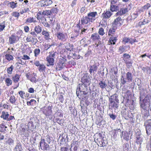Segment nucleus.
Returning <instances> with one entry per match:
<instances>
[{"label": "nucleus", "mask_w": 151, "mask_h": 151, "mask_svg": "<svg viewBox=\"0 0 151 151\" xmlns=\"http://www.w3.org/2000/svg\"><path fill=\"white\" fill-rule=\"evenodd\" d=\"M14 141L11 138H8L6 142V143L10 146H13L14 144Z\"/></svg>", "instance_id": "nucleus-38"}, {"label": "nucleus", "mask_w": 151, "mask_h": 151, "mask_svg": "<svg viewBox=\"0 0 151 151\" xmlns=\"http://www.w3.org/2000/svg\"><path fill=\"white\" fill-rule=\"evenodd\" d=\"M9 101L12 104L15 103L16 101L15 97L13 96H11L10 98Z\"/></svg>", "instance_id": "nucleus-55"}, {"label": "nucleus", "mask_w": 151, "mask_h": 151, "mask_svg": "<svg viewBox=\"0 0 151 151\" xmlns=\"http://www.w3.org/2000/svg\"><path fill=\"white\" fill-rule=\"evenodd\" d=\"M135 137L136 138L135 141L136 143L137 144L139 145L140 147V145L144 139V136L142 134L140 131H139L136 132Z\"/></svg>", "instance_id": "nucleus-7"}, {"label": "nucleus", "mask_w": 151, "mask_h": 151, "mask_svg": "<svg viewBox=\"0 0 151 151\" xmlns=\"http://www.w3.org/2000/svg\"><path fill=\"white\" fill-rule=\"evenodd\" d=\"M89 79V74L88 73H83L82 75V77L81 79V83H85L87 85H89L90 84Z\"/></svg>", "instance_id": "nucleus-11"}, {"label": "nucleus", "mask_w": 151, "mask_h": 151, "mask_svg": "<svg viewBox=\"0 0 151 151\" xmlns=\"http://www.w3.org/2000/svg\"><path fill=\"white\" fill-rule=\"evenodd\" d=\"M51 109V107L49 106L47 109L44 110L43 111V113L46 116L49 117L50 119H51L52 117V111Z\"/></svg>", "instance_id": "nucleus-17"}, {"label": "nucleus", "mask_w": 151, "mask_h": 151, "mask_svg": "<svg viewBox=\"0 0 151 151\" xmlns=\"http://www.w3.org/2000/svg\"><path fill=\"white\" fill-rule=\"evenodd\" d=\"M5 58L8 61H10L12 60L14 58L13 56L10 54H6L5 56Z\"/></svg>", "instance_id": "nucleus-45"}, {"label": "nucleus", "mask_w": 151, "mask_h": 151, "mask_svg": "<svg viewBox=\"0 0 151 151\" xmlns=\"http://www.w3.org/2000/svg\"><path fill=\"white\" fill-rule=\"evenodd\" d=\"M46 68L45 65L43 64H41L39 66L38 68L39 70L40 71H45Z\"/></svg>", "instance_id": "nucleus-43"}, {"label": "nucleus", "mask_w": 151, "mask_h": 151, "mask_svg": "<svg viewBox=\"0 0 151 151\" xmlns=\"http://www.w3.org/2000/svg\"><path fill=\"white\" fill-rule=\"evenodd\" d=\"M36 101L35 100L32 99L30 101L27 102V104L28 106H33L36 104Z\"/></svg>", "instance_id": "nucleus-46"}, {"label": "nucleus", "mask_w": 151, "mask_h": 151, "mask_svg": "<svg viewBox=\"0 0 151 151\" xmlns=\"http://www.w3.org/2000/svg\"><path fill=\"white\" fill-rule=\"evenodd\" d=\"M9 116V114L8 112L3 111L1 117L3 118L4 119L6 120L7 121Z\"/></svg>", "instance_id": "nucleus-28"}, {"label": "nucleus", "mask_w": 151, "mask_h": 151, "mask_svg": "<svg viewBox=\"0 0 151 151\" xmlns=\"http://www.w3.org/2000/svg\"><path fill=\"white\" fill-rule=\"evenodd\" d=\"M117 27L116 26H112V27L111 28L108 32V34L109 35H112V34H114L116 30L117 29Z\"/></svg>", "instance_id": "nucleus-33"}, {"label": "nucleus", "mask_w": 151, "mask_h": 151, "mask_svg": "<svg viewBox=\"0 0 151 151\" xmlns=\"http://www.w3.org/2000/svg\"><path fill=\"white\" fill-rule=\"evenodd\" d=\"M98 68L96 63H95L93 65H90L89 66V72L91 75H94L96 72L97 71Z\"/></svg>", "instance_id": "nucleus-14"}, {"label": "nucleus", "mask_w": 151, "mask_h": 151, "mask_svg": "<svg viewBox=\"0 0 151 151\" xmlns=\"http://www.w3.org/2000/svg\"><path fill=\"white\" fill-rule=\"evenodd\" d=\"M27 127L28 131L29 132L33 133L36 129V126L32 121H30L28 123Z\"/></svg>", "instance_id": "nucleus-16"}, {"label": "nucleus", "mask_w": 151, "mask_h": 151, "mask_svg": "<svg viewBox=\"0 0 151 151\" xmlns=\"http://www.w3.org/2000/svg\"><path fill=\"white\" fill-rule=\"evenodd\" d=\"M89 85H86V84L82 83L79 84V88H77L76 90V94L79 98H82L83 97H85L84 95L87 94L88 91Z\"/></svg>", "instance_id": "nucleus-2"}, {"label": "nucleus", "mask_w": 151, "mask_h": 151, "mask_svg": "<svg viewBox=\"0 0 151 151\" xmlns=\"http://www.w3.org/2000/svg\"><path fill=\"white\" fill-rule=\"evenodd\" d=\"M47 61L49 64H47L48 66L50 65H53L54 64V59L53 58H51L50 57L47 56L46 58Z\"/></svg>", "instance_id": "nucleus-22"}, {"label": "nucleus", "mask_w": 151, "mask_h": 151, "mask_svg": "<svg viewBox=\"0 0 151 151\" xmlns=\"http://www.w3.org/2000/svg\"><path fill=\"white\" fill-rule=\"evenodd\" d=\"M81 25H86V24L89 23L90 24L91 22L89 19L88 18L87 16H83L81 18Z\"/></svg>", "instance_id": "nucleus-20"}, {"label": "nucleus", "mask_w": 151, "mask_h": 151, "mask_svg": "<svg viewBox=\"0 0 151 151\" xmlns=\"http://www.w3.org/2000/svg\"><path fill=\"white\" fill-rule=\"evenodd\" d=\"M16 144L17 145L14 149V150L15 151H22L23 149L20 142L18 141L17 142Z\"/></svg>", "instance_id": "nucleus-24"}, {"label": "nucleus", "mask_w": 151, "mask_h": 151, "mask_svg": "<svg viewBox=\"0 0 151 151\" xmlns=\"http://www.w3.org/2000/svg\"><path fill=\"white\" fill-rule=\"evenodd\" d=\"M79 142L73 140L71 145V148L73 147H79Z\"/></svg>", "instance_id": "nucleus-31"}, {"label": "nucleus", "mask_w": 151, "mask_h": 151, "mask_svg": "<svg viewBox=\"0 0 151 151\" xmlns=\"http://www.w3.org/2000/svg\"><path fill=\"white\" fill-rule=\"evenodd\" d=\"M6 27L5 21H4L0 24V32L2 31Z\"/></svg>", "instance_id": "nucleus-44"}, {"label": "nucleus", "mask_w": 151, "mask_h": 151, "mask_svg": "<svg viewBox=\"0 0 151 151\" xmlns=\"http://www.w3.org/2000/svg\"><path fill=\"white\" fill-rule=\"evenodd\" d=\"M124 61L125 62L126 64L128 66L131 65L132 62L130 60H128L124 59Z\"/></svg>", "instance_id": "nucleus-54"}, {"label": "nucleus", "mask_w": 151, "mask_h": 151, "mask_svg": "<svg viewBox=\"0 0 151 151\" xmlns=\"http://www.w3.org/2000/svg\"><path fill=\"white\" fill-rule=\"evenodd\" d=\"M109 109H117L119 104L118 95L116 93L110 96L109 98Z\"/></svg>", "instance_id": "nucleus-3"}, {"label": "nucleus", "mask_w": 151, "mask_h": 151, "mask_svg": "<svg viewBox=\"0 0 151 151\" xmlns=\"http://www.w3.org/2000/svg\"><path fill=\"white\" fill-rule=\"evenodd\" d=\"M9 4L11 8H14L16 7V5L17 4L14 1H12L9 3Z\"/></svg>", "instance_id": "nucleus-61"}, {"label": "nucleus", "mask_w": 151, "mask_h": 151, "mask_svg": "<svg viewBox=\"0 0 151 151\" xmlns=\"http://www.w3.org/2000/svg\"><path fill=\"white\" fill-rule=\"evenodd\" d=\"M58 39L63 42L65 41L68 38L66 33L63 32H58L55 34Z\"/></svg>", "instance_id": "nucleus-10"}, {"label": "nucleus", "mask_w": 151, "mask_h": 151, "mask_svg": "<svg viewBox=\"0 0 151 151\" xmlns=\"http://www.w3.org/2000/svg\"><path fill=\"white\" fill-rule=\"evenodd\" d=\"M129 38L127 37H124L123 38L122 42L123 43L126 44V43H129Z\"/></svg>", "instance_id": "nucleus-56"}, {"label": "nucleus", "mask_w": 151, "mask_h": 151, "mask_svg": "<svg viewBox=\"0 0 151 151\" xmlns=\"http://www.w3.org/2000/svg\"><path fill=\"white\" fill-rule=\"evenodd\" d=\"M20 77V76L19 74H16L12 77V79L13 82L16 83L18 82L19 81Z\"/></svg>", "instance_id": "nucleus-29"}, {"label": "nucleus", "mask_w": 151, "mask_h": 151, "mask_svg": "<svg viewBox=\"0 0 151 151\" xmlns=\"http://www.w3.org/2000/svg\"><path fill=\"white\" fill-rule=\"evenodd\" d=\"M5 82L6 85L9 86L12 85V81L10 78H7L5 80Z\"/></svg>", "instance_id": "nucleus-40"}, {"label": "nucleus", "mask_w": 151, "mask_h": 151, "mask_svg": "<svg viewBox=\"0 0 151 151\" xmlns=\"http://www.w3.org/2000/svg\"><path fill=\"white\" fill-rule=\"evenodd\" d=\"M139 97V102L140 105V107L144 110H147L149 109L150 105V100L151 99V97L150 95H147L145 98L142 101V93H140Z\"/></svg>", "instance_id": "nucleus-4"}, {"label": "nucleus", "mask_w": 151, "mask_h": 151, "mask_svg": "<svg viewBox=\"0 0 151 151\" xmlns=\"http://www.w3.org/2000/svg\"><path fill=\"white\" fill-rule=\"evenodd\" d=\"M7 127H6L4 124L2 123L0 124V131L2 132H5L6 131Z\"/></svg>", "instance_id": "nucleus-35"}, {"label": "nucleus", "mask_w": 151, "mask_h": 151, "mask_svg": "<svg viewBox=\"0 0 151 151\" xmlns=\"http://www.w3.org/2000/svg\"><path fill=\"white\" fill-rule=\"evenodd\" d=\"M99 138H97L96 140L95 139V141L96 142H99L100 145V147H104L106 145V144L104 143V144H103V140L101 138V134H99Z\"/></svg>", "instance_id": "nucleus-21"}, {"label": "nucleus", "mask_w": 151, "mask_h": 151, "mask_svg": "<svg viewBox=\"0 0 151 151\" xmlns=\"http://www.w3.org/2000/svg\"><path fill=\"white\" fill-rule=\"evenodd\" d=\"M41 6H46L51 4L52 2L51 0H42L38 2Z\"/></svg>", "instance_id": "nucleus-18"}, {"label": "nucleus", "mask_w": 151, "mask_h": 151, "mask_svg": "<svg viewBox=\"0 0 151 151\" xmlns=\"http://www.w3.org/2000/svg\"><path fill=\"white\" fill-rule=\"evenodd\" d=\"M117 40V37L113 36L111 35V36L110 38L109 39V45H114Z\"/></svg>", "instance_id": "nucleus-26"}, {"label": "nucleus", "mask_w": 151, "mask_h": 151, "mask_svg": "<svg viewBox=\"0 0 151 151\" xmlns=\"http://www.w3.org/2000/svg\"><path fill=\"white\" fill-rule=\"evenodd\" d=\"M49 55L48 56V57H50L51 58H53L54 59L55 58V56L57 54V53L55 52L52 51L49 52Z\"/></svg>", "instance_id": "nucleus-47"}, {"label": "nucleus", "mask_w": 151, "mask_h": 151, "mask_svg": "<svg viewBox=\"0 0 151 151\" xmlns=\"http://www.w3.org/2000/svg\"><path fill=\"white\" fill-rule=\"evenodd\" d=\"M112 14V12L108 10L104 11L102 15L103 19H109Z\"/></svg>", "instance_id": "nucleus-19"}, {"label": "nucleus", "mask_w": 151, "mask_h": 151, "mask_svg": "<svg viewBox=\"0 0 151 151\" xmlns=\"http://www.w3.org/2000/svg\"><path fill=\"white\" fill-rule=\"evenodd\" d=\"M86 38L85 37H84L80 40V43L81 44L83 45L84 44L85 42H86Z\"/></svg>", "instance_id": "nucleus-64"}, {"label": "nucleus", "mask_w": 151, "mask_h": 151, "mask_svg": "<svg viewBox=\"0 0 151 151\" xmlns=\"http://www.w3.org/2000/svg\"><path fill=\"white\" fill-rule=\"evenodd\" d=\"M91 39L93 41H95L96 40H99L100 39V38L98 34H95L92 35L91 36Z\"/></svg>", "instance_id": "nucleus-37"}, {"label": "nucleus", "mask_w": 151, "mask_h": 151, "mask_svg": "<svg viewBox=\"0 0 151 151\" xmlns=\"http://www.w3.org/2000/svg\"><path fill=\"white\" fill-rule=\"evenodd\" d=\"M98 33L99 34L101 35L102 36L104 35L105 34L104 32V29L102 27L100 28L99 29Z\"/></svg>", "instance_id": "nucleus-53"}, {"label": "nucleus", "mask_w": 151, "mask_h": 151, "mask_svg": "<svg viewBox=\"0 0 151 151\" xmlns=\"http://www.w3.org/2000/svg\"><path fill=\"white\" fill-rule=\"evenodd\" d=\"M115 4L111 3L110 8V10L112 12H116L118 10L119 7L118 6L115 5Z\"/></svg>", "instance_id": "nucleus-23"}, {"label": "nucleus", "mask_w": 151, "mask_h": 151, "mask_svg": "<svg viewBox=\"0 0 151 151\" xmlns=\"http://www.w3.org/2000/svg\"><path fill=\"white\" fill-rule=\"evenodd\" d=\"M138 15L139 14L138 12H136V13L131 14V17L132 20L134 19H136L138 17Z\"/></svg>", "instance_id": "nucleus-51"}, {"label": "nucleus", "mask_w": 151, "mask_h": 151, "mask_svg": "<svg viewBox=\"0 0 151 151\" xmlns=\"http://www.w3.org/2000/svg\"><path fill=\"white\" fill-rule=\"evenodd\" d=\"M151 6V5L149 3H147L143 7V8L145 10H147Z\"/></svg>", "instance_id": "nucleus-60"}, {"label": "nucleus", "mask_w": 151, "mask_h": 151, "mask_svg": "<svg viewBox=\"0 0 151 151\" xmlns=\"http://www.w3.org/2000/svg\"><path fill=\"white\" fill-rule=\"evenodd\" d=\"M40 50L39 49L36 48L34 51L35 57H37L40 54Z\"/></svg>", "instance_id": "nucleus-48"}, {"label": "nucleus", "mask_w": 151, "mask_h": 151, "mask_svg": "<svg viewBox=\"0 0 151 151\" xmlns=\"http://www.w3.org/2000/svg\"><path fill=\"white\" fill-rule=\"evenodd\" d=\"M12 14L13 17L17 18L19 16V13L18 12H13L12 13Z\"/></svg>", "instance_id": "nucleus-57"}, {"label": "nucleus", "mask_w": 151, "mask_h": 151, "mask_svg": "<svg viewBox=\"0 0 151 151\" xmlns=\"http://www.w3.org/2000/svg\"><path fill=\"white\" fill-rule=\"evenodd\" d=\"M122 136H123V135H124L123 138L124 139L126 140L127 141L129 140V134L127 132H122Z\"/></svg>", "instance_id": "nucleus-32"}, {"label": "nucleus", "mask_w": 151, "mask_h": 151, "mask_svg": "<svg viewBox=\"0 0 151 151\" xmlns=\"http://www.w3.org/2000/svg\"><path fill=\"white\" fill-rule=\"evenodd\" d=\"M129 145L128 144L126 143L123 145V150L124 151H128L129 149Z\"/></svg>", "instance_id": "nucleus-39"}, {"label": "nucleus", "mask_w": 151, "mask_h": 151, "mask_svg": "<svg viewBox=\"0 0 151 151\" xmlns=\"http://www.w3.org/2000/svg\"><path fill=\"white\" fill-rule=\"evenodd\" d=\"M59 61L57 64L56 68V70L57 71L60 70H62L65 66V62L66 59L62 57L59 59Z\"/></svg>", "instance_id": "nucleus-8"}, {"label": "nucleus", "mask_w": 151, "mask_h": 151, "mask_svg": "<svg viewBox=\"0 0 151 151\" xmlns=\"http://www.w3.org/2000/svg\"><path fill=\"white\" fill-rule=\"evenodd\" d=\"M123 57H124V59H127L128 60L130 58V55H129V54H126V53H124V54L123 55Z\"/></svg>", "instance_id": "nucleus-62"}, {"label": "nucleus", "mask_w": 151, "mask_h": 151, "mask_svg": "<svg viewBox=\"0 0 151 151\" xmlns=\"http://www.w3.org/2000/svg\"><path fill=\"white\" fill-rule=\"evenodd\" d=\"M34 30L37 34H38L41 32L42 29L41 27L39 25H37L35 26Z\"/></svg>", "instance_id": "nucleus-34"}, {"label": "nucleus", "mask_w": 151, "mask_h": 151, "mask_svg": "<svg viewBox=\"0 0 151 151\" xmlns=\"http://www.w3.org/2000/svg\"><path fill=\"white\" fill-rule=\"evenodd\" d=\"M42 35H44V38L45 40H48L50 39V35L48 32L45 30H43L42 33Z\"/></svg>", "instance_id": "nucleus-27"}, {"label": "nucleus", "mask_w": 151, "mask_h": 151, "mask_svg": "<svg viewBox=\"0 0 151 151\" xmlns=\"http://www.w3.org/2000/svg\"><path fill=\"white\" fill-rule=\"evenodd\" d=\"M122 113L124 116H127L128 115V111L127 110H126V109L123 110L122 111Z\"/></svg>", "instance_id": "nucleus-52"}, {"label": "nucleus", "mask_w": 151, "mask_h": 151, "mask_svg": "<svg viewBox=\"0 0 151 151\" xmlns=\"http://www.w3.org/2000/svg\"><path fill=\"white\" fill-rule=\"evenodd\" d=\"M52 13L51 10H46L45 12H42V14L43 15H50Z\"/></svg>", "instance_id": "nucleus-59"}, {"label": "nucleus", "mask_w": 151, "mask_h": 151, "mask_svg": "<svg viewBox=\"0 0 151 151\" xmlns=\"http://www.w3.org/2000/svg\"><path fill=\"white\" fill-rule=\"evenodd\" d=\"M144 126L145 127L147 135H149L151 134V119L146 120L144 123Z\"/></svg>", "instance_id": "nucleus-9"}, {"label": "nucleus", "mask_w": 151, "mask_h": 151, "mask_svg": "<svg viewBox=\"0 0 151 151\" xmlns=\"http://www.w3.org/2000/svg\"><path fill=\"white\" fill-rule=\"evenodd\" d=\"M14 68V67L12 65H11L7 69V73L9 74H12Z\"/></svg>", "instance_id": "nucleus-41"}, {"label": "nucleus", "mask_w": 151, "mask_h": 151, "mask_svg": "<svg viewBox=\"0 0 151 151\" xmlns=\"http://www.w3.org/2000/svg\"><path fill=\"white\" fill-rule=\"evenodd\" d=\"M50 142V138L47 137L45 139H41L40 142V149L43 150H47L49 149V144Z\"/></svg>", "instance_id": "nucleus-6"}, {"label": "nucleus", "mask_w": 151, "mask_h": 151, "mask_svg": "<svg viewBox=\"0 0 151 151\" xmlns=\"http://www.w3.org/2000/svg\"><path fill=\"white\" fill-rule=\"evenodd\" d=\"M58 99L62 103L63 102L64 99L63 96V94L62 93H60V95L58 97Z\"/></svg>", "instance_id": "nucleus-49"}, {"label": "nucleus", "mask_w": 151, "mask_h": 151, "mask_svg": "<svg viewBox=\"0 0 151 151\" xmlns=\"http://www.w3.org/2000/svg\"><path fill=\"white\" fill-rule=\"evenodd\" d=\"M36 22L35 20H34V18L32 17H30L27 18L25 22L26 24H27L28 23H31L32 22Z\"/></svg>", "instance_id": "nucleus-42"}, {"label": "nucleus", "mask_w": 151, "mask_h": 151, "mask_svg": "<svg viewBox=\"0 0 151 151\" xmlns=\"http://www.w3.org/2000/svg\"><path fill=\"white\" fill-rule=\"evenodd\" d=\"M97 14V13L96 12H90L86 16L92 23L96 19V16Z\"/></svg>", "instance_id": "nucleus-15"}, {"label": "nucleus", "mask_w": 151, "mask_h": 151, "mask_svg": "<svg viewBox=\"0 0 151 151\" xmlns=\"http://www.w3.org/2000/svg\"><path fill=\"white\" fill-rule=\"evenodd\" d=\"M124 95L123 97L124 100L122 102L126 106H128L131 110H133L134 108V101L132 99L133 96L132 95L131 92L130 91H127L124 93Z\"/></svg>", "instance_id": "nucleus-1"}, {"label": "nucleus", "mask_w": 151, "mask_h": 151, "mask_svg": "<svg viewBox=\"0 0 151 151\" xmlns=\"http://www.w3.org/2000/svg\"><path fill=\"white\" fill-rule=\"evenodd\" d=\"M80 21V20L79 21V23L77 24L76 26L74 27L73 31L76 33H78L81 29L79 25Z\"/></svg>", "instance_id": "nucleus-36"}, {"label": "nucleus", "mask_w": 151, "mask_h": 151, "mask_svg": "<svg viewBox=\"0 0 151 151\" xmlns=\"http://www.w3.org/2000/svg\"><path fill=\"white\" fill-rule=\"evenodd\" d=\"M133 75L130 72H128L126 73H123V76H122L121 78V83L124 84L127 82H132L133 80Z\"/></svg>", "instance_id": "nucleus-5"}, {"label": "nucleus", "mask_w": 151, "mask_h": 151, "mask_svg": "<svg viewBox=\"0 0 151 151\" xmlns=\"http://www.w3.org/2000/svg\"><path fill=\"white\" fill-rule=\"evenodd\" d=\"M29 7L28 6H26V8H24L22 9V10H21L20 13L21 14H22L28 11H29Z\"/></svg>", "instance_id": "nucleus-50"}, {"label": "nucleus", "mask_w": 151, "mask_h": 151, "mask_svg": "<svg viewBox=\"0 0 151 151\" xmlns=\"http://www.w3.org/2000/svg\"><path fill=\"white\" fill-rule=\"evenodd\" d=\"M119 16L114 19L112 24V26L117 27H120L122 25V24L121 23V22H122V20H123L122 19L123 17H122V16Z\"/></svg>", "instance_id": "nucleus-13"}, {"label": "nucleus", "mask_w": 151, "mask_h": 151, "mask_svg": "<svg viewBox=\"0 0 151 151\" xmlns=\"http://www.w3.org/2000/svg\"><path fill=\"white\" fill-rule=\"evenodd\" d=\"M146 56H147L148 58H150V57H151V55H147V54L146 53H145V54H144L141 55V56H140L139 57V58H145Z\"/></svg>", "instance_id": "nucleus-58"}, {"label": "nucleus", "mask_w": 151, "mask_h": 151, "mask_svg": "<svg viewBox=\"0 0 151 151\" xmlns=\"http://www.w3.org/2000/svg\"><path fill=\"white\" fill-rule=\"evenodd\" d=\"M108 86L109 87L111 88H112L114 86V85L111 81H108Z\"/></svg>", "instance_id": "nucleus-63"}, {"label": "nucleus", "mask_w": 151, "mask_h": 151, "mask_svg": "<svg viewBox=\"0 0 151 151\" xmlns=\"http://www.w3.org/2000/svg\"><path fill=\"white\" fill-rule=\"evenodd\" d=\"M16 37L14 35H12L9 37V42L11 44H12L15 43L16 41Z\"/></svg>", "instance_id": "nucleus-30"}, {"label": "nucleus", "mask_w": 151, "mask_h": 151, "mask_svg": "<svg viewBox=\"0 0 151 151\" xmlns=\"http://www.w3.org/2000/svg\"><path fill=\"white\" fill-rule=\"evenodd\" d=\"M98 86L100 87L103 90L107 87V85L103 81H101L99 83Z\"/></svg>", "instance_id": "nucleus-25"}, {"label": "nucleus", "mask_w": 151, "mask_h": 151, "mask_svg": "<svg viewBox=\"0 0 151 151\" xmlns=\"http://www.w3.org/2000/svg\"><path fill=\"white\" fill-rule=\"evenodd\" d=\"M129 11L128 7L126 6L124 7L120 8V10L116 12L115 14L116 17L119 16H122V15H124L127 13Z\"/></svg>", "instance_id": "nucleus-12"}]
</instances>
